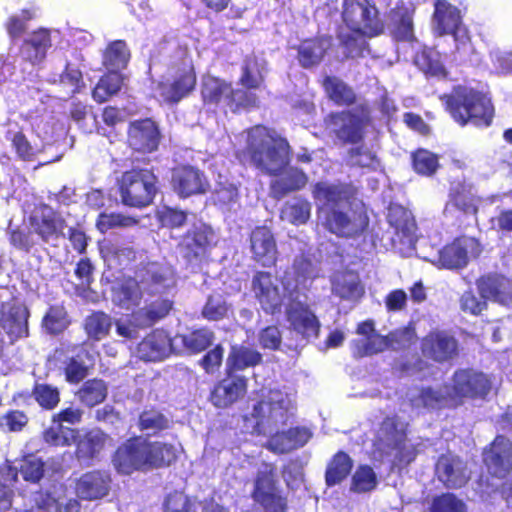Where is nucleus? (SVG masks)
I'll return each mask as SVG.
<instances>
[{"label": "nucleus", "mask_w": 512, "mask_h": 512, "mask_svg": "<svg viewBox=\"0 0 512 512\" xmlns=\"http://www.w3.org/2000/svg\"><path fill=\"white\" fill-rule=\"evenodd\" d=\"M296 411V395L287 387L273 388L263 392L260 400L245 417V426L252 433L270 435L266 447L278 454L288 453L304 446L312 437L306 427H295L279 432Z\"/></svg>", "instance_id": "f257e3e1"}, {"label": "nucleus", "mask_w": 512, "mask_h": 512, "mask_svg": "<svg viewBox=\"0 0 512 512\" xmlns=\"http://www.w3.org/2000/svg\"><path fill=\"white\" fill-rule=\"evenodd\" d=\"M319 223L332 234L355 238L367 228L369 220L355 189L347 184L319 182L313 189Z\"/></svg>", "instance_id": "f03ea898"}, {"label": "nucleus", "mask_w": 512, "mask_h": 512, "mask_svg": "<svg viewBox=\"0 0 512 512\" xmlns=\"http://www.w3.org/2000/svg\"><path fill=\"white\" fill-rule=\"evenodd\" d=\"M252 290L262 309L269 314L281 311L286 307V318L290 329L304 339L318 335L320 323L315 314L299 298L297 285H291L289 277L284 286V293L271 274L257 273L252 281Z\"/></svg>", "instance_id": "7ed1b4c3"}, {"label": "nucleus", "mask_w": 512, "mask_h": 512, "mask_svg": "<svg viewBox=\"0 0 512 512\" xmlns=\"http://www.w3.org/2000/svg\"><path fill=\"white\" fill-rule=\"evenodd\" d=\"M181 451L180 445L149 442L141 437L127 440L116 451L113 464L118 472L131 474L169 466Z\"/></svg>", "instance_id": "20e7f679"}, {"label": "nucleus", "mask_w": 512, "mask_h": 512, "mask_svg": "<svg viewBox=\"0 0 512 512\" xmlns=\"http://www.w3.org/2000/svg\"><path fill=\"white\" fill-rule=\"evenodd\" d=\"M247 155L253 166L268 175H278L290 162L288 141L263 126L246 132Z\"/></svg>", "instance_id": "39448f33"}, {"label": "nucleus", "mask_w": 512, "mask_h": 512, "mask_svg": "<svg viewBox=\"0 0 512 512\" xmlns=\"http://www.w3.org/2000/svg\"><path fill=\"white\" fill-rule=\"evenodd\" d=\"M491 389V382L483 373L461 370L454 374L452 388H445V393L432 388H425L410 394L412 406L435 408L442 404H457L464 397H483Z\"/></svg>", "instance_id": "423d86ee"}, {"label": "nucleus", "mask_w": 512, "mask_h": 512, "mask_svg": "<svg viewBox=\"0 0 512 512\" xmlns=\"http://www.w3.org/2000/svg\"><path fill=\"white\" fill-rule=\"evenodd\" d=\"M342 16L352 32L351 35H340L344 54L346 57L359 56L365 46L363 36L372 37L382 32L378 12L368 0H343Z\"/></svg>", "instance_id": "0eeeda50"}, {"label": "nucleus", "mask_w": 512, "mask_h": 512, "mask_svg": "<svg viewBox=\"0 0 512 512\" xmlns=\"http://www.w3.org/2000/svg\"><path fill=\"white\" fill-rule=\"evenodd\" d=\"M140 282L127 279L113 288L112 300L121 308L131 309L140 304L142 290L162 294L175 285L174 271L167 264L151 263L138 275Z\"/></svg>", "instance_id": "6e6552de"}, {"label": "nucleus", "mask_w": 512, "mask_h": 512, "mask_svg": "<svg viewBox=\"0 0 512 512\" xmlns=\"http://www.w3.org/2000/svg\"><path fill=\"white\" fill-rule=\"evenodd\" d=\"M444 99L451 116L460 125L471 123L477 127H488L491 124L494 108L485 93L471 87L458 86Z\"/></svg>", "instance_id": "1a4fd4ad"}, {"label": "nucleus", "mask_w": 512, "mask_h": 512, "mask_svg": "<svg viewBox=\"0 0 512 512\" xmlns=\"http://www.w3.org/2000/svg\"><path fill=\"white\" fill-rule=\"evenodd\" d=\"M130 59V51L122 40L111 42L103 53V65L109 73L101 77L92 92L95 101L102 103L117 94L122 86L119 71L124 69Z\"/></svg>", "instance_id": "9d476101"}, {"label": "nucleus", "mask_w": 512, "mask_h": 512, "mask_svg": "<svg viewBox=\"0 0 512 512\" xmlns=\"http://www.w3.org/2000/svg\"><path fill=\"white\" fill-rule=\"evenodd\" d=\"M201 94L206 105L224 110L236 111L239 108L255 106L257 103L254 92L233 89L229 83L210 75L203 78Z\"/></svg>", "instance_id": "9b49d317"}, {"label": "nucleus", "mask_w": 512, "mask_h": 512, "mask_svg": "<svg viewBox=\"0 0 512 512\" xmlns=\"http://www.w3.org/2000/svg\"><path fill=\"white\" fill-rule=\"evenodd\" d=\"M380 454L393 455L399 462L409 463L415 456V449L406 439V424L398 418L383 421L375 442Z\"/></svg>", "instance_id": "f8f14e48"}, {"label": "nucleus", "mask_w": 512, "mask_h": 512, "mask_svg": "<svg viewBox=\"0 0 512 512\" xmlns=\"http://www.w3.org/2000/svg\"><path fill=\"white\" fill-rule=\"evenodd\" d=\"M0 327L13 343L29 335L30 312L19 299L9 295L7 289H0Z\"/></svg>", "instance_id": "ddd939ff"}, {"label": "nucleus", "mask_w": 512, "mask_h": 512, "mask_svg": "<svg viewBox=\"0 0 512 512\" xmlns=\"http://www.w3.org/2000/svg\"><path fill=\"white\" fill-rule=\"evenodd\" d=\"M155 176L148 170L125 172L120 182L122 203L131 207H144L155 195Z\"/></svg>", "instance_id": "4468645a"}, {"label": "nucleus", "mask_w": 512, "mask_h": 512, "mask_svg": "<svg viewBox=\"0 0 512 512\" xmlns=\"http://www.w3.org/2000/svg\"><path fill=\"white\" fill-rule=\"evenodd\" d=\"M196 78L189 58L182 60L181 67L172 70L154 88V96L166 103H176L195 86Z\"/></svg>", "instance_id": "2eb2a0df"}, {"label": "nucleus", "mask_w": 512, "mask_h": 512, "mask_svg": "<svg viewBox=\"0 0 512 512\" xmlns=\"http://www.w3.org/2000/svg\"><path fill=\"white\" fill-rule=\"evenodd\" d=\"M274 467L264 464L257 473L252 492L253 500L261 505L266 512H285L286 498L276 486Z\"/></svg>", "instance_id": "dca6fc26"}, {"label": "nucleus", "mask_w": 512, "mask_h": 512, "mask_svg": "<svg viewBox=\"0 0 512 512\" xmlns=\"http://www.w3.org/2000/svg\"><path fill=\"white\" fill-rule=\"evenodd\" d=\"M482 251L481 245L475 238L461 237L441 249L431 262L438 268L461 269L471 258H476Z\"/></svg>", "instance_id": "f3484780"}, {"label": "nucleus", "mask_w": 512, "mask_h": 512, "mask_svg": "<svg viewBox=\"0 0 512 512\" xmlns=\"http://www.w3.org/2000/svg\"><path fill=\"white\" fill-rule=\"evenodd\" d=\"M60 36L57 29L40 28L29 34L20 47V58L24 62L21 67L23 74L31 73L35 65L40 64L46 58L47 51L52 41Z\"/></svg>", "instance_id": "a211bd4d"}, {"label": "nucleus", "mask_w": 512, "mask_h": 512, "mask_svg": "<svg viewBox=\"0 0 512 512\" xmlns=\"http://www.w3.org/2000/svg\"><path fill=\"white\" fill-rule=\"evenodd\" d=\"M30 228L44 242L57 246L65 237L66 224L60 214L45 204L36 206L29 217Z\"/></svg>", "instance_id": "6ab92c4d"}, {"label": "nucleus", "mask_w": 512, "mask_h": 512, "mask_svg": "<svg viewBox=\"0 0 512 512\" xmlns=\"http://www.w3.org/2000/svg\"><path fill=\"white\" fill-rule=\"evenodd\" d=\"M434 32L439 35L452 34L459 44L465 45L468 40L466 29L462 26L460 11L447 0H436L432 18Z\"/></svg>", "instance_id": "aec40b11"}, {"label": "nucleus", "mask_w": 512, "mask_h": 512, "mask_svg": "<svg viewBox=\"0 0 512 512\" xmlns=\"http://www.w3.org/2000/svg\"><path fill=\"white\" fill-rule=\"evenodd\" d=\"M170 309L171 302L166 299L152 303L145 309V317H143V310H140L132 315L119 318L115 322L116 333L124 339H134L139 335L141 328L164 317Z\"/></svg>", "instance_id": "412c9836"}, {"label": "nucleus", "mask_w": 512, "mask_h": 512, "mask_svg": "<svg viewBox=\"0 0 512 512\" xmlns=\"http://www.w3.org/2000/svg\"><path fill=\"white\" fill-rule=\"evenodd\" d=\"M389 222L393 229L392 243L403 255H411L415 249L416 225L410 214L402 208L392 209Z\"/></svg>", "instance_id": "4be33fe9"}, {"label": "nucleus", "mask_w": 512, "mask_h": 512, "mask_svg": "<svg viewBox=\"0 0 512 512\" xmlns=\"http://www.w3.org/2000/svg\"><path fill=\"white\" fill-rule=\"evenodd\" d=\"M175 352L174 338L160 329L152 331L137 346V356L149 362L161 361Z\"/></svg>", "instance_id": "5701e85b"}, {"label": "nucleus", "mask_w": 512, "mask_h": 512, "mask_svg": "<svg viewBox=\"0 0 512 512\" xmlns=\"http://www.w3.org/2000/svg\"><path fill=\"white\" fill-rule=\"evenodd\" d=\"M484 462L489 473L497 478L505 477L512 468V446L508 439L498 436L484 452Z\"/></svg>", "instance_id": "b1692460"}, {"label": "nucleus", "mask_w": 512, "mask_h": 512, "mask_svg": "<svg viewBox=\"0 0 512 512\" xmlns=\"http://www.w3.org/2000/svg\"><path fill=\"white\" fill-rule=\"evenodd\" d=\"M477 288L484 299L501 305L512 303V281L503 275H484L477 280Z\"/></svg>", "instance_id": "393cba45"}, {"label": "nucleus", "mask_w": 512, "mask_h": 512, "mask_svg": "<svg viewBox=\"0 0 512 512\" xmlns=\"http://www.w3.org/2000/svg\"><path fill=\"white\" fill-rule=\"evenodd\" d=\"M422 352L435 361H447L457 354V341L445 331H433L423 338Z\"/></svg>", "instance_id": "a878e982"}, {"label": "nucleus", "mask_w": 512, "mask_h": 512, "mask_svg": "<svg viewBox=\"0 0 512 512\" xmlns=\"http://www.w3.org/2000/svg\"><path fill=\"white\" fill-rule=\"evenodd\" d=\"M172 182L175 191L181 197L204 193L209 187L204 174L192 166H183L175 169Z\"/></svg>", "instance_id": "bb28decb"}, {"label": "nucleus", "mask_w": 512, "mask_h": 512, "mask_svg": "<svg viewBox=\"0 0 512 512\" xmlns=\"http://www.w3.org/2000/svg\"><path fill=\"white\" fill-rule=\"evenodd\" d=\"M436 474L448 488L463 486L469 479L465 463L452 454L442 455L436 464Z\"/></svg>", "instance_id": "cd10ccee"}, {"label": "nucleus", "mask_w": 512, "mask_h": 512, "mask_svg": "<svg viewBox=\"0 0 512 512\" xmlns=\"http://www.w3.org/2000/svg\"><path fill=\"white\" fill-rule=\"evenodd\" d=\"M129 145L140 152H151L159 143V132L155 123L150 119L135 121L128 131Z\"/></svg>", "instance_id": "c85d7f7f"}, {"label": "nucleus", "mask_w": 512, "mask_h": 512, "mask_svg": "<svg viewBox=\"0 0 512 512\" xmlns=\"http://www.w3.org/2000/svg\"><path fill=\"white\" fill-rule=\"evenodd\" d=\"M251 251L254 259L263 266H271L277 259L274 236L267 227H257L251 234Z\"/></svg>", "instance_id": "c756f323"}, {"label": "nucleus", "mask_w": 512, "mask_h": 512, "mask_svg": "<svg viewBox=\"0 0 512 512\" xmlns=\"http://www.w3.org/2000/svg\"><path fill=\"white\" fill-rule=\"evenodd\" d=\"M110 476L94 471L82 475L76 484L77 495L85 500H96L106 496L110 489Z\"/></svg>", "instance_id": "7c9ffc66"}, {"label": "nucleus", "mask_w": 512, "mask_h": 512, "mask_svg": "<svg viewBox=\"0 0 512 512\" xmlns=\"http://www.w3.org/2000/svg\"><path fill=\"white\" fill-rule=\"evenodd\" d=\"M31 126L43 149L58 142L66 133L64 124L49 113L32 118Z\"/></svg>", "instance_id": "2f4dec72"}, {"label": "nucleus", "mask_w": 512, "mask_h": 512, "mask_svg": "<svg viewBox=\"0 0 512 512\" xmlns=\"http://www.w3.org/2000/svg\"><path fill=\"white\" fill-rule=\"evenodd\" d=\"M332 119L334 131L338 138L348 142H356L361 139L363 128L367 122V116L364 112L360 115L342 112L334 115Z\"/></svg>", "instance_id": "473e14b6"}, {"label": "nucleus", "mask_w": 512, "mask_h": 512, "mask_svg": "<svg viewBox=\"0 0 512 512\" xmlns=\"http://www.w3.org/2000/svg\"><path fill=\"white\" fill-rule=\"evenodd\" d=\"M332 293L351 302L358 301L364 294L359 276L352 271L337 272L331 279Z\"/></svg>", "instance_id": "72a5a7b5"}, {"label": "nucleus", "mask_w": 512, "mask_h": 512, "mask_svg": "<svg viewBox=\"0 0 512 512\" xmlns=\"http://www.w3.org/2000/svg\"><path fill=\"white\" fill-rule=\"evenodd\" d=\"M214 238L213 231L204 223L193 226L183 237L180 249L186 258L197 257L204 253Z\"/></svg>", "instance_id": "f704fd0d"}, {"label": "nucleus", "mask_w": 512, "mask_h": 512, "mask_svg": "<svg viewBox=\"0 0 512 512\" xmlns=\"http://www.w3.org/2000/svg\"><path fill=\"white\" fill-rule=\"evenodd\" d=\"M244 377H230L222 380L211 394L212 403L219 408H225L236 402L246 392Z\"/></svg>", "instance_id": "c9c22d12"}, {"label": "nucleus", "mask_w": 512, "mask_h": 512, "mask_svg": "<svg viewBox=\"0 0 512 512\" xmlns=\"http://www.w3.org/2000/svg\"><path fill=\"white\" fill-rule=\"evenodd\" d=\"M331 38L321 36L314 39L302 41L298 47V61L304 68H310L318 65L331 47Z\"/></svg>", "instance_id": "e433bc0d"}, {"label": "nucleus", "mask_w": 512, "mask_h": 512, "mask_svg": "<svg viewBox=\"0 0 512 512\" xmlns=\"http://www.w3.org/2000/svg\"><path fill=\"white\" fill-rule=\"evenodd\" d=\"M270 184L271 194L281 198L289 192L303 188L307 183V176L297 168L286 167Z\"/></svg>", "instance_id": "4c0bfd02"}, {"label": "nucleus", "mask_w": 512, "mask_h": 512, "mask_svg": "<svg viewBox=\"0 0 512 512\" xmlns=\"http://www.w3.org/2000/svg\"><path fill=\"white\" fill-rule=\"evenodd\" d=\"M319 276V269L315 263L308 258L301 256L295 259L293 270L285 273L282 280V290L284 293V286L287 278L289 277L291 285H297V293L300 294L299 290L301 287L305 288L307 282L313 280Z\"/></svg>", "instance_id": "58836bf2"}, {"label": "nucleus", "mask_w": 512, "mask_h": 512, "mask_svg": "<svg viewBox=\"0 0 512 512\" xmlns=\"http://www.w3.org/2000/svg\"><path fill=\"white\" fill-rule=\"evenodd\" d=\"M262 360V355L247 346L233 345L229 352L226 367L229 374L241 371L246 368L258 365Z\"/></svg>", "instance_id": "ea45409f"}, {"label": "nucleus", "mask_w": 512, "mask_h": 512, "mask_svg": "<svg viewBox=\"0 0 512 512\" xmlns=\"http://www.w3.org/2000/svg\"><path fill=\"white\" fill-rule=\"evenodd\" d=\"M108 440V436L99 429L89 431L77 443V458L88 462L99 454Z\"/></svg>", "instance_id": "a19ab883"}, {"label": "nucleus", "mask_w": 512, "mask_h": 512, "mask_svg": "<svg viewBox=\"0 0 512 512\" xmlns=\"http://www.w3.org/2000/svg\"><path fill=\"white\" fill-rule=\"evenodd\" d=\"M212 342V333L206 329L194 331L188 335L174 337L175 352L197 353L206 349Z\"/></svg>", "instance_id": "79ce46f5"}, {"label": "nucleus", "mask_w": 512, "mask_h": 512, "mask_svg": "<svg viewBox=\"0 0 512 512\" xmlns=\"http://www.w3.org/2000/svg\"><path fill=\"white\" fill-rule=\"evenodd\" d=\"M107 393V384L103 380L95 378L84 382L76 395L81 403L88 407H94L106 399Z\"/></svg>", "instance_id": "37998d69"}, {"label": "nucleus", "mask_w": 512, "mask_h": 512, "mask_svg": "<svg viewBox=\"0 0 512 512\" xmlns=\"http://www.w3.org/2000/svg\"><path fill=\"white\" fill-rule=\"evenodd\" d=\"M352 468L351 458L344 452L334 455L327 465L325 480L328 486H334L344 480Z\"/></svg>", "instance_id": "c03bdc74"}, {"label": "nucleus", "mask_w": 512, "mask_h": 512, "mask_svg": "<svg viewBox=\"0 0 512 512\" xmlns=\"http://www.w3.org/2000/svg\"><path fill=\"white\" fill-rule=\"evenodd\" d=\"M415 8L412 4L400 5L393 11V21L396 26V36L402 40L413 39V14Z\"/></svg>", "instance_id": "a18cd8bd"}, {"label": "nucleus", "mask_w": 512, "mask_h": 512, "mask_svg": "<svg viewBox=\"0 0 512 512\" xmlns=\"http://www.w3.org/2000/svg\"><path fill=\"white\" fill-rule=\"evenodd\" d=\"M311 205L301 198H294L285 203L281 210V219L291 224L306 223L310 217Z\"/></svg>", "instance_id": "49530a36"}, {"label": "nucleus", "mask_w": 512, "mask_h": 512, "mask_svg": "<svg viewBox=\"0 0 512 512\" xmlns=\"http://www.w3.org/2000/svg\"><path fill=\"white\" fill-rule=\"evenodd\" d=\"M323 86L329 98L339 105H349L355 99L354 91L337 77H326Z\"/></svg>", "instance_id": "de8ad7c7"}, {"label": "nucleus", "mask_w": 512, "mask_h": 512, "mask_svg": "<svg viewBox=\"0 0 512 512\" xmlns=\"http://www.w3.org/2000/svg\"><path fill=\"white\" fill-rule=\"evenodd\" d=\"M43 437L45 442L50 445L68 446L76 440L77 432L74 429L63 426V424L56 421V417H53L52 424L44 431Z\"/></svg>", "instance_id": "09e8293b"}, {"label": "nucleus", "mask_w": 512, "mask_h": 512, "mask_svg": "<svg viewBox=\"0 0 512 512\" xmlns=\"http://www.w3.org/2000/svg\"><path fill=\"white\" fill-rule=\"evenodd\" d=\"M378 485V478L374 470L368 465L359 466L352 475L350 490L355 493L373 491Z\"/></svg>", "instance_id": "8fccbe9b"}, {"label": "nucleus", "mask_w": 512, "mask_h": 512, "mask_svg": "<svg viewBox=\"0 0 512 512\" xmlns=\"http://www.w3.org/2000/svg\"><path fill=\"white\" fill-rule=\"evenodd\" d=\"M112 319L104 312H96L88 316L85 320V331L89 338L101 340L105 338L111 327Z\"/></svg>", "instance_id": "3c124183"}, {"label": "nucleus", "mask_w": 512, "mask_h": 512, "mask_svg": "<svg viewBox=\"0 0 512 512\" xmlns=\"http://www.w3.org/2000/svg\"><path fill=\"white\" fill-rule=\"evenodd\" d=\"M35 503L42 512H60L62 507L64 512H78L80 509V504L75 499H70L64 504L62 500L43 493L35 498Z\"/></svg>", "instance_id": "603ef678"}, {"label": "nucleus", "mask_w": 512, "mask_h": 512, "mask_svg": "<svg viewBox=\"0 0 512 512\" xmlns=\"http://www.w3.org/2000/svg\"><path fill=\"white\" fill-rule=\"evenodd\" d=\"M415 63L425 74L436 77L445 76V68L439 54L434 50H424L417 55Z\"/></svg>", "instance_id": "864d4df0"}, {"label": "nucleus", "mask_w": 512, "mask_h": 512, "mask_svg": "<svg viewBox=\"0 0 512 512\" xmlns=\"http://www.w3.org/2000/svg\"><path fill=\"white\" fill-rule=\"evenodd\" d=\"M0 479L5 482V484H0V512H4L12 506V491L7 487V483L16 481L17 468L7 462L0 467Z\"/></svg>", "instance_id": "5fc2aeb1"}, {"label": "nucleus", "mask_w": 512, "mask_h": 512, "mask_svg": "<svg viewBox=\"0 0 512 512\" xmlns=\"http://www.w3.org/2000/svg\"><path fill=\"white\" fill-rule=\"evenodd\" d=\"M349 163L352 166L376 170L380 166V160L376 153L366 146L352 148L349 152Z\"/></svg>", "instance_id": "6e6d98bb"}, {"label": "nucleus", "mask_w": 512, "mask_h": 512, "mask_svg": "<svg viewBox=\"0 0 512 512\" xmlns=\"http://www.w3.org/2000/svg\"><path fill=\"white\" fill-rule=\"evenodd\" d=\"M263 79L262 68L255 57L247 58L243 66V73L240 79L245 91L259 87Z\"/></svg>", "instance_id": "4d7b16f0"}, {"label": "nucleus", "mask_w": 512, "mask_h": 512, "mask_svg": "<svg viewBox=\"0 0 512 512\" xmlns=\"http://www.w3.org/2000/svg\"><path fill=\"white\" fill-rule=\"evenodd\" d=\"M68 324L66 311L61 306L51 307L43 319L44 328L51 334L62 332Z\"/></svg>", "instance_id": "13d9d810"}, {"label": "nucleus", "mask_w": 512, "mask_h": 512, "mask_svg": "<svg viewBox=\"0 0 512 512\" xmlns=\"http://www.w3.org/2000/svg\"><path fill=\"white\" fill-rule=\"evenodd\" d=\"M36 402L45 409L55 408L60 401V393L56 387L48 384H36L33 389Z\"/></svg>", "instance_id": "bf43d9fd"}, {"label": "nucleus", "mask_w": 512, "mask_h": 512, "mask_svg": "<svg viewBox=\"0 0 512 512\" xmlns=\"http://www.w3.org/2000/svg\"><path fill=\"white\" fill-rule=\"evenodd\" d=\"M136 224L132 217L115 213H101L97 219L96 227L101 233L119 227H129Z\"/></svg>", "instance_id": "052dcab7"}, {"label": "nucleus", "mask_w": 512, "mask_h": 512, "mask_svg": "<svg viewBox=\"0 0 512 512\" xmlns=\"http://www.w3.org/2000/svg\"><path fill=\"white\" fill-rule=\"evenodd\" d=\"M199 504L182 492H174L166 498L165 512H197Z\"/></svg>", "instance_id": "680f3d73"}, {"label": "nucleus", "mask_w": 512, "mask_h": 512, "mask_svg": "<svg viewBox=\"0 0 512 512\" xmlns=\"http://www.w3.org/2000/svg\"><path fill=\"white\" fill-rule=\"evenodd\" d=\"M229 311V306L224 297L220 294L211 295L202 311L203 316L208 320L217 321L224 318Z\"/></svg>", "instance_id": "e2e57ef3"}, {"label": "nucleus", "mask_w": 512, "mask_h": 512, "mask_svg": "<svg viewBox=\"0 0 512 512\" xmlns=\"http://www.w3.org/2000/svg\"><path fill=\"white\" fill-rule=\"evenodd\" d=\"M11 141L17 155L23 160H32L38 153L44 150L37 143L31 144L21 132H16Z\"/></svg>", "instance_id": "0e129e2a"}, {"label": "nucleus", "mask_w": 512, "mask_h": 512, "mask_svg": "<svg viewBox=\"0 0 512 512\" xmlns=\"http://www.w3.org/2000/svg\"><path fill=\"white\" fill-rule=\"evenodd\" d=\"M103 257L110 266H121L134 258V252L129 247L110 245L102 249Z\"/></svg>", "instance_id": "69168bd1"}, {"label": "nucleus", "mask_w": 512, "mask_h": 512, "mask_svg": "<svg viewBox=\"0 0 512 512\" xmlns=\"http://www.w3.org/2000/svg\"><path fill=\"white\" fill-rule=\"evenodd\" d=\"M431 512H466V506L455 495L446 493L433 499Z\"/></svg>", "instance_id": "338daca9"}, {"label": "nucleus", "mask_w": 512, "mask_h": 512, "mask_svg": "<svg viewBox=\"0 0 512 512\" xmlns=\"http://www.w3.org/2000/svg\"><path fill=\"white\" fill-rule=\"evenodd\" d=\"M413 166L417 173L428 176L436 171L438 159L427 150H418L413 154Z\"/></svg>", "instance_id": "774afa93"}]
</instances>
